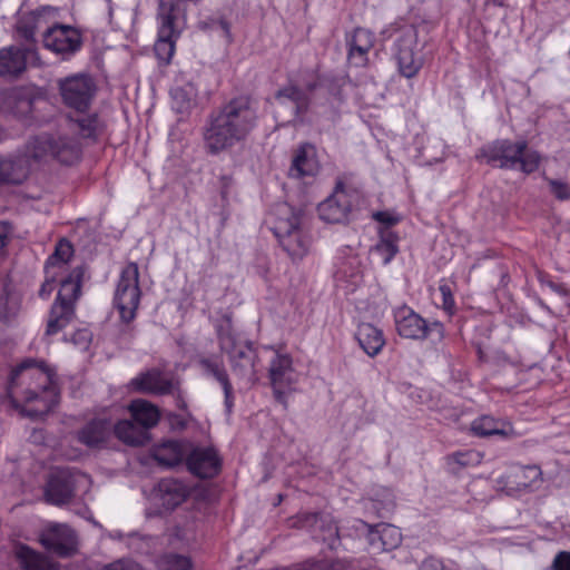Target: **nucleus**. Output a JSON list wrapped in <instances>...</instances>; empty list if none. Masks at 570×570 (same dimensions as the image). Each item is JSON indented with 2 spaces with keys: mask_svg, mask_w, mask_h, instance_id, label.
<instances>
[{
  "mask_svg": "<svg viewBox=\"0 0 570 570\" xmlns=\"http://www.w3.org/2000/svg\"><path fill=\"white\" fill-rule=\"evenodd\" d=\"M8 397L22 413L37 417L57 404L59 392L52 372L28 360L13 370Z\"/></svg>",
  "mask_w": 570,
  "mask_h": 570,
  "instance_id": "1",
  "label": "nucleus"
},
{
  "mask_svg": "<svg viewBox=\"0 0 570 570\" xmlns=\"http://www.w3.org/2000/svg\"><path fill=\"white\" fill-rule=\"evenodd\" d=\"M256 120V111L246 98L230 101L213 119L204 139L212 154H219L240 142Z\"/></svg>",
  "mask_w": 570,
  "mask_h": 570,
  "instance_id": "2",
  "label": "nucleus"
},
{
  "mask_svg": "<svg viewBox=\"0 0 570 570\" xmlns=\"http://www.w3.org/2000/svg\"><path fill=\"white\" fill-rule=\"evenodd\" d=\"M395 33L394 58L399 72L405 78L415 77L424 65L422 50L424 46L419 41L417 28L414 24L397 21L390 29L382 31L384 37Z\"/></svg>",
  "mask_w": 570,
  "mask_h": 570,
  "instance_id": "3",
  "label": "nucleus"
},
{
  "mask_svg": "<svg viewBox=\"0 0 570 570\" xmlns=\"http://www.w3.org/2000/svg\"><path fill=\"white\" fill-rule=\"evenodd\" d=\"M184 12L173 1L161 0L158 11V38L155 51L158 59L168 63L174 53L175 45L185 28Z\"/></svg>",
  "mask_w": 570,
  "mask_h": 570,
  "instance_id": "4",
  "label": "nucleus"
},
{
  "mask_svg": "<svg viewBox=\"0 0 570 570\" xmlns=\"http://www.w3.org/2000/svg\"><path fill=\"white\" fill-rule=\"evenodd\" d=\"M222 350L228 355L234 373L252 382L256 379V351L253 344L233 331L219 334Z\"/></svg>",
  "mask_w": 570,
  "mask_h": 570,
  "instance_id": "5",
  "label": "nucleus"
},
{
  "mask_svg": "<svg viewBox=\"0 0 570 570\" xmlns=\"http://www.w3.org/2000/svg\"><path fill=\"white\" fill-rule=\"evenodd\" d=\"M139 271L135 263L126 265L120 274L114 295V307L122 322H131L140 303Z\"/></svg>",
  "mask_w": 570,
  "mask_h": 570,
  "instance_id": "6",
  "label": "nucleus"
},
{
  "mask_svg": "<svg viewBox=\"0 0 570 570\" xmlns=\"http://www.w3.org/2000/svg\"><path fill=\"white\" fill-rule=\"evenodd\" d=\"M23 157L28 164L31 160L40 161L49 157L58 159L62 164H72L79 158V148L72 141L58 138L53 139L50 135H41L31 139L27 147Z\"/></svg>",
  "mask_w": 570,
  "mask_h": 570,
  "instance_id": "7",
  "label": "nucleus"
},
{
  "mask_svg": "<svg viewBox=\"0 0 570 570\" xmlns=\"http://www.w3.org/2000/svg\"><path fill=\"white\" fill-rule=\"evenodd\" d=\"M65 105L76 111H86L95 94L94 81L85 75H73L59 81Z\"/></svg>",
  "mask_w": 570,
  "mask_h": 570,
  "instance_id": "8",
  "label": "nucleus"
},
{
  "mask_svg": "<svg viewBox=\"0 0 570 570\" xmlns=\"http://www.w3.org/2000/svg\"><path fill=\"white\" fill-rule=\"evenodd\" d=\"M395 326L400 336L410 340L425 338L428 333L436 331L442 335L443 327L434 322L428 325L426 321L407 306L399 307L394 313Z\"/></svg>",
  "mask_w": 570,
  "mask_h": 570,
  "instance_id": "9",
  "label": "nucleus"
},
{
  "mask_svg": "<svg viewBox=\"0 0 570 570\" xmlns=\"http://www.w3.org/2000/svg\"><path fill=\"white\" fill-rule=\"evenodd\" d=\"M541 470L535 465L513 466L498 482V489L509 495L537 489L541 483Z\"/></svg>",
  "mask_w": 570,
  "mask_h": 570,
  "instance_id": "10",
  "label": "nucleus"
},
{
  "mask_svg": "<svg viewBox=\"0 0 570 570\" xmlns=\"http://www.w3.org/2000/svg\"><path fill=\"white\" fill-rule=\"evenodd\" d=\"M267 353L271 354L269 360V380L274 392L277 395L292 389L296 383L294 377L293 360L289 354L273 348H266Z\"/></svg>",
  "mask_w": 570,
  "mask_h": 570,
  "instance_id": "11",
  "label": "nucleus"
},
{
  "mask_svg": "<svg viewBox=\"0 0 570 570\" xmlns=\"http://www.w3.org/2000/svg\"><path fill=\"white\" fill-rule=\"evenodd\" d=\"M80 32L67 24H53L43 33V45L58 55L73 53L81 47Z\"/></svg>",
  "mask_w": 570,
  "mask_h": 570,
  "instance_id": "12",
  "label": "nucleus"
},
{
  "mask_svg": "<svg viewBox=\"0 0 570 570\" xmlns=\"http://www.w3.org/2000/svg\"><path fill=\"white\" fill-rule=\"evenodd\" d=\"M375 36L365 28L354 29L346 38L347 61L355 68H365L374 49Z\"/></svg>",
  "mask_w": 570,
  "mask_h": 570,
  "instance_id": "13",
  "label": "nucleus"
},
{
  "mask_svg": "<svg viewBox=\"0 0 570 570\" xmlns=\"http://www.w3.org/2000/svg\"><path fill=\"white\" fill-rule=\"evenodd\" d=\"M267 223L277 239L288 236L301 228L299 213L287 203H279L272 207Z\"/></svg>",
  "mask_w": 570,
  "mask_h": 570,
  "instance_id": "14",
  "label": "nucleus"
},
{
  "mask_svg": "<svg viewBox=\"0 0 570 570\" xmlns=\"http://www.w3.org/2000/svg\"><path fill=\"white\" fill-rule=\"evenodd\" d=\"M358 527L362 533H366L368 543L375 551H390L402 542L401 531L394 525L382 523L373 528L358 521Z\"/></svg>",
  "mask_w": 570,
  "mask_h": 570,
  "instance_id": "15",
  "label": "nucleus"
},
{
  "mask_svg": "<svg viewBox=\"0 0 570 570\" xmlns=\"http://www.w3.org/2000/svg\"><path fill=\"white\" fill-rule=\"evenodd\" d=\"M525 148V142L495 141L482 149V156L488 163L499 161L502 168H517L519 156Z\"/></svg>",
  "mask_w": 570,
  "mask_h": 570,
  "instance_id": "16",
  "label": "nucleus"
},
{
  "mask_svg": "<svg viewBox=\"0 0 570 570\" xmlns=\"http://www.w3.org/2000/svg\"><path fill=\"white\" fill-rule=\"evenodd\" d=\"M187 495L188 489L183 482L166 479L158 483L150 500L164 511H169L184 502Z\"/></svg>",
  "mask_w": 570,
  "mask_h": 570,
  "instance_id": "17",
  "label": "nucleus"
},
{
  "mask_svg": "<svg viewBox=\"0 0 570 570\" xmlns=\"http://www.w3.org/2000/svg\"><path fill=\"white\" fill-rule=\"evenodd\" d=\"M320 170L316 148L311 144L301 145L293 154L289 175L294 178L315 177Z\"/></svg>",
  "mask_w": 570,
  "mask_h": 570,
  "instance_id": "18",
  "label": "nucleus"
},
{
  "mask_svg": "<svg viewBox=\"0 0 570 570\" xmlns=\"http://www.w3.org/2000/svg\"><path fill=\"white\" fill-rule=\"evenodd\" d=\"M186 463L188 470L199 478L215 476L220 466V461L214 449L194 448L193 445Z\"/></svg>",
  "mask_w": 570,
  "mask_h": 570,
  "instance_id": "19",
  "label": "nucleus"
},
{
  "mask_svg": "<svg viewBox=\"0 0 570 570\" xmlns=\"http://www.w3.org/2000/svg\"><path fill=\"white\" fill-rule=\"evenodd\" d=\"M87 483V476L82 474L56 476L50 480L47 487V500L56 505L65 504L73 497L77 485Z\"/></svg>",
  "mask_w": 570,
  "mask_h": 570,
  "instance_id": "20",
  "label": "nucleus"
},
{
  "mask_svg": "<svg viewBox=\"0 0 570 570\" xmlns=\"http://www.w3.org/2000/svg\"><path fill=\"white\" fill-rule=\"evenodd\" d=\"M42 544L53 553L68 556L76 549L75 532L66 524L49 528L41 538Z\"/></svg>",
  "mask_w": 570,
  "mask_h": 570,
  "instance_id": "21",
  "label": "nucleus"
},
{
  "mask_svg": "<svg viewBox=\"0 0 570 570\" xmlns=\"http://www.w3.org/2000/svg\"><path fill=\"white\" fill-rule=\"evenodd\" d=\"M37 62V52L33 50L21 51L10 47L0 50V75L16 76L20 73L27 63Z\"/></svg>",
  "mask_w": 570,
  "mask_h": 570,
  "instance_id": "22",
  "label": "nucleus"
},
{
  "mask_svg": "<svg viewBox=\"0 0 570 570\" xmlns=\"http://www.w3.org/2000/svg\"><path fill=\"white\" fill-rule=\"evenodd\" d=\"M130 389L138 393L165 394L171 391L173 382L153 370L134 377L129 384Z\"/></svg>",
  "mask_w": 570,
  "mask_h": 570,
  "instance_id": "23",
  "label": "nucleus"
},
{
  "mask_svg": "<svg viewBox=\"0 0 570 570\" xmlns=\"http://www.w3.org/2000/svg\"><path fill=\"white\" fill-rule=\"evenodd\" d=\"M82 276L83 271L79 266L68 269L67 273L58 276L57 283H60V288L56 302L57 304L69 305L72 307V304L80 295Z\"/></svg>",
  "mask_w": 570,
  "mask_h": 570,
  "instance_id": "24",
  "label": "nucleus"
},
{
  "mask_svg": "<svg viewBox=\"0 0 570 570\" xmlns=\"http://www.w3.org/2000/svg\"><path fill=\"white\" fill-rule=\"evenodd\" d=\"M30 164L19 156L4 157L0 155V185L21 184L28 177Z\"/></svg>",
  "mask_w": 570,
  "mask_h": 570,
  "instance_id": "25",
  "label": "nucleus"
},
{
  "mask_svg": "<svg viewBox=\"0 0 570 570\" xmlns=\"http://www.w3.org/2000/svg\"><path fill=\"white\" fill-rule=\"evenodd\" d=\"M191 444L186 441H166L154 450L155 459L163 465L174 466L187 460Z\"/></svg>",
  "mask_w": 570,
  "mask_h": 570,
  "instance_id": "26",
  "label": "nucleus"
},
{
  "mask_svg": "<svg viewBox=\"0 0 570 570\" xmlns=\"http://www.w3.org/2000/svg\"><path fill=\"white\" fill-rule=\"evenodd\" d=\"M320 217L328 223H341L346 219L348 205L344 191H336L318 206Z\"/></svg>",
  "mask_w": 570,
  "mask_h": 570,
  "instance_id": "27",
  "label": "nucleus"
},
{
  "mask_svg": "<svg viewBox=\"0 0 570 570\" xmlns=\"http://www.w3.org/2000/svg\"><path fill=\"white\" fill-rule=\"evenodd\" d=\"M356 340L363 351L371 357L381 353L385 345L383 332L371 323H361L358 325Z\"/></svg>",
  "mask_w": 570,
  "mask_h": 570,
  "instance_id": "28",
  "label": "nucleus"
},
{
  "mask_svg": "<svg viewBox=\"0 0 570 570\" xmlns=\"http://www.w3.org/2000/svg\"><path fill=\"white\" fill-rule=\"evenodd\" d=\"M471 431L479 436L499 435L509 438L515 435L509 422L495 420L489 415H482L473 420Z\"/></svg>",
  "mask_w": 570,
  "mask_h": 570,
  "instance_id": "29",
  "label": "nucleus"
},
{
  "mask_svg": "<svg viewBox=\"0 0 570 570\" xmlns=\"http://www.w3.org/2000/svg\"><path fill=\"white\" fill-rule=\"evenodd\" d=\"M399 253V236L387 229L381 228L377 243L370 249V254L377 256L383 265H387Z\"/></svg>",
  "mask_w": 570,
  "mask_h": 570,
  "instance_id": "30",
  "label": "nucleus"
},
{
  "mask_svg": "<svg viewBox=\"0 0 570 570\" xmlns=\"http://www.w3.org/2000/svg\"><path fill=\"white\" fill-rule=\"evenodd\" d=\"M128 410L136 423L145 431L154 428L160 417L159 410L154 404L145 400L132 401L129 404Z\"/></svg>",
  "mask_w": 570,
  "mask_h": 570,
  "instance_id": "31",
  "label": "nucleus"
},
{
  "mask_svg": "<svg viewBox=\"0 0 570 570\" xmlns=\"http://www.w3.org/2000/svg\"><path fill=\"white\" fill-rule=\"evenodd\" d=\"M58 11L51 7H43L35 12H31L27 17V21H20L18 24V32L22 35L26 39H32L36 29L51 23L52 20L57 17Z\"/></svg>",
  "mask_w": 570,
  "mask_h": 570,
  "instance_id": "32",
  "label": "nucleus"
},
{
  "mask_svg": "<svg viewBox=\"0 0 570 570\" xmlns=\"http://www.w3.org/2000/svg\"><path fill=\"white\" fill-rule=\"evenodd\" d=\"M72 254L73 249L71 244L65 239L60 240L46 265V273L49 277H58L60 274L67 273L68 269H70L68 261L71 258Z\"/></svg>",
  "mask_w": 570,
  "mask_h": 570,
  "instance_id": "33",
  "label": "nucleus"
},
{
  "mask_svg": "<svg viewBox=\"0 0 570 570\" xmlns=\"http://www.w3.org/2000/svg\"><path fill=\"white\" fill-rule=\"evenodd\" d=\"M114 432L120 441L129 445H142L149 441V433L129 420L119 421Z\"/></svg>",
  "mask_w": 570,
  "mask_h": 570,
  "instance_id": "34",
  "label": "nucleus"
},
{
  "mask_svg": "<svg viewBox=\"0 0 570 570\" xmlns=\"http://www.w3.org/2000/svg\"><path fill=\"white\" fill-rule=\"evenodd\" d=\"M278 240L282 247L293 259L304 258L311 248L309 237L302 230V228H298L295 233H291L288 236Z\"/></svg>",
  "mask_w": 570,
  "mask_h": 570,
  "instance_id": "35",
  "label": "nucleus"
},
{
  "mask_svg": "<svg viewBox=\"0 0 570 570\" xmlns=\"http://www.w3.org/2000/svg\"><path fill=\"white\" fill-rule=\"evenodd\" d=\"M72 315L73 308L71 306L55 303L47 324V335H53L66 327Z\"/></svg>",
  "mask_w": 570,
  "mask_h": 570,
  "instance_id": "36",
  "label": "nucleus"
},
{
  "mask_svg": "<svg viewBox=\"0 0 570 570\" xmlns=\"http://www.w3.org/2000/svg\"><path fill=\"white\" fill-rule=\"evenodd\" d=\"M110 433V425L106 420H96L88 424L80 433L82 443L94 446L104 442Z\"/></svg>",
  "mask_w": 570,
  "mask_h": 570,
  "instance_id": "37",
  "label": "nucleus"
},
{
  "mask_svg": "<svg viewBox=\"0 0 570 570\" xmlns=\"http://www.w3.org/2000/svg\"><path fill=\"white\" fill-rule=\"evenodd\" d=\"M202 366L206 374L212 375L223 385L226 403L228 404V400L232 394V386L223 365L217 361L204 360L202 361Z\"/></svg>",
  "mask_w": 570,
  "mask_h": 570,
  "instance_id": "38",
  "label": "nucleus"
},
{
  "mask_svg": "<svg viewBox=\"0 0 570 570\" xmlns=\"http://www.w3.org/2000/svg\"><path fill=\"white\" fill-rule=\"evenodd\" d=\"M17 557L27 570H45L47 568L46 559L26 546L17 549Z\"/></svg>",
  "mask_w": 570,
  "mask_h": 570,
  "instance_id": "39",
  "label": "nucleus"
},
{
  "mask_svg": "<svg viewBox=\"0 0 570 570\" xmlns=\"http://www.w3.org/2000/svg\"><path fill=\"white\" fill-rule=\"evenodd\" d=\"M519 168L527 174L533 173L540 165V156L533 150H529L527 147L522 151V155L518 159Z\"/></svg>",
  "mask_w": 570,
  "mask_h": 570,
  "instance_id": "40",
  "label": "nucleus"
},
{
  "mask_svg": "<svg viewBox=\"0 0 570 570\" xmlns=\"http://www.w3.org/2000/svg\"><path fill=\"white\" fill-rule=\"evenodd\" d=\"M171 97L176 101L177 108L183 111L195 100L196 92L191 86H188L186 91L183 88H175L171 90Z\"/></svg>",
  "mask_w": 570,
  "mask_h": 570,
  "instance_id": "41",
  "label": "nucleus"
},
{
  "mask_svg": "<svg viewBox=\"0 0 570 570\" xmlns=\"http://www.w3.org/2000/svg\"><path fill=\"white\" fill-rule=\"evenodd\" d=\"M439 293L441 295L444 311H446L449 314H453L455 304L450 285L448 283L440 284Z\"/></svg>",
  "mask_w": 570,
  "mask_h": 570,
  "instance_id": "42",
  "label": "nucleus"
},
{
  "mask_svg": "<svg viewBox=\"0 0 570 570\" xmlns=\"http://www.w3.org/2000/svg\"><path fill=\"white\" fill-rule=\"evenodd\" d=\"M361 259L353 255L343 261L340 265V272L346 276H354L360 273Z\"/></svg>",
  "mask_w": 570,
  "mask_h": 570,
  "instance_id": "43",
  "label": "nucleus"
},
{
  "mask_svg": "<svg viewBox=\"0 0 570 570\" xmlns=\"http://www.w3.org/2000/svg\"><path fill=\"white\" fill-rule=\"evenodd\" d=\"M166 564L161 566L163 570H189L190 562L181 556H171L165 560Z\"/></svg>",
  "mask_w": 570,
  "mask_h": 570,
  "instance_id": "44",
  "label": "nucleus"
},
{
  "mask_svg": "<svg viewBox=\"0 0 570 570\" xmlns=\"http://www.w3.org/2000/svg\"><path fill=\"white\" fill-rule=\"evenodd\" d=\"M549 186L551 193L559 199H568L570 198V186L558 179H550Z\"/></svg>",
  "mask_w": 570,
  "mask_h": 570,
  "instance_id": "45",
  "label": "nucleus"
},
{
  "mask_svg": "<svg viewBox=\"0 0 570 570\" xmlns=\"http://www.w3.org/2000/svg\"><path fill=\"white\" fill-rule=\"evenodd\" d=\"M304 570H345V567L341 561H318L306 564Z\"/></svg>",
  "mask_w": 570,
  "mask_h": 570,
  "instance_id": "46",
  "label": "nucleus"
},
{
  "mask_svg": "<svg viewBox=\"0 0 570 570\" xmlns=\"http://www.w3.org/2000/svg\"><path fill=\"white\" fill-rule=\"evenodd\" d=\"M552 570H570V552L560 551L556 554L552 564Z\"/></svg>",
  "mask_w": 570,
  "mask_h": 570,
  "instance_id": "47",
  "label": "nucleus"
},
{
  "mask_svg": "<svg viewBox=\"0 0 570 570\" xmlns=\"http://www.w3.org/2000/svg\"><path fill=\"white\" fill-rule=\"evenodd\" d=\"M375 220L386 226H392L401 220V216L393 212H377L373 214Z\"/></svg>",
  "mask_w": 570,
  "mask_h": 570,
  "instance_id": "48",
  "label": "nucleus"
},
{
  "mask_svg": "<svg viewBox=\"0 0 570 570\" xmlns=\"http://www.w3.org/2000/svg\"><path fill=\"white\" fill-rule=\"evenodd\" d=\"M102 570H142L141 567L130 560H119L106 566Z\"/></svg>",
  "mask_w": 570,
  "mask_h": 570,
  "instance_id": "49",
  "label": "nucleus"
},
{
  "mask_svg": "<svg viewBox=\"0 0 570 570\" xmlns=\"http://www.w3.org/2000/svg\"><path fill=\"white\" fill-rule=\"evenodd\" d=\"M11 227L6 222H0V258L4 255V247L11 236Z\"/></svg>",
  "mask_w": 570,
  "mask_h": 570,
  "instance_id": "50",
  "label": "nucleus"
},
{
  "mask_svg": "<svg viewBox=\"0 0 570 570\" xmlns=\"http://www.w3.org/2000/svg\"><path fill=\"white\" fill-rule=\"evenodd\" d=\"M58 282V277H49V275L46 273V281L45 283L42 284L40 291H39V295L43 298H47L49 297V295L52 293V291L55 289V284Z\"/></svg>",
  "mask_w": 570,
  "mask_h": 570,
  "instance_id": "51",
  "label": "nucleus"
},
{
  "mask_svg": "<svg viewBox=\"0 0 570 570\" xmlns=\"http://www.w3.org/2000/svg\"><path fill=\"white\" fill-rule=\"evenodd\" d=\"M73 343L82 350H86L90 343V333L87 330H79L73 338Z\"/></svg>",
  "mask_w": 570,
  "mask_h": 570,
  "instance_id": "52",
  "label": "nucleus"
},
{
  "mask_svg": "<svg viewBox=\"0 0 570 570\" xmlns=\"http://www.w3.org/2000/svg\"><path fill=\"white\" fill-rule=\"evenodd\" d=\"M301 92L294 86H288L277 92V99L288 98L291 100H298Z\"/></svg>",
  "mask_w": 570,
  "mask_h": 570,
  "instance_id": "53",
  "label": "nucleus"
},
{
  "mask_svg": "<svg viewBox=\"0 0 570 570\" xmlns=\"http://www.w3.org/2000/svg\"><path fill=\"white\" fill-rule=\"evenodd\" d=\"M421 570H443L442 562L440 560L429 558L423 561Z\"/></svg>",
  "mask_w": 570,
  "mask_h": 570,
  "instance_id": "54",
  "label": "nucleus"
},
{
  "mask_svg": "<svg viewBox=\"0 0 570 570\" xmlns=\"http://www.w3.org/2000/svg\"><path fill=\"white\" fill-rule=\"evenodd\" d=\"M479 461H480V455H479V453H475V452H470V453L459 455V462L462 464H469V463H474V462L476 463Z\"/></svg>",
  "mask_w": 570,
  "mask_h": 570,
  "instance_id": "55",
  "label": "nucleus"
},
{
  "mask_svg": "<svg viewBox=\"0 0 570 570\" xmlns=\"http://www.w3.org/2000/svg\"><path fill=\"white\" fill-rule=\"evenodd\" d=\"M8 311L0 308V317L6 318L17 309V303L8 297L4 298Z\"/></svg>",
  "mask_w": 570,
  "mask_h": 570,
  "instance_id": "56",
  "label": "nucleus"
},
{
  "mask_svg": "<svg viewBox=\"0 0 570 570\" xmlns=\"http://www.w3.org/2000/svg\"><path fill=\"white\" fill-rule=\"evenodd\" d=\"M91 122H96V119H91L90 120V125L88 126V132L87 135H90L91 131H94L96 129V126H91Z\"/></svg>",
  "mask_w": 570,
  "mask_h": 570,
  "instance_id": "57",
  "label": "nucleus"
},
{
  "mask_svg": "<svg viewBox=\"0 0 570 570\" xmlns=\"http://www.w3.org/2000/svg\"><path fill=\"white\" fill-rule=\"evenodd\" d=\"M23 104H24L27 107H29V105H30V104H29V101H27V100H26V101H23Z\"/></svg>",
  "mask_w": 570,
  "mask_h": 570,
  "instance_id": "58",
  "label": "nucleus"
}]
</instances>
